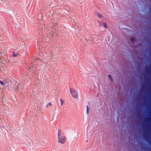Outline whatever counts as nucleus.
Here are the masks:
<instances>
[{
  "mask_svg": "<svg viewBox=\"0 0 151 151\" xmlns=\"http://www.w3.org/2000/svg\"><path fill=\"white\" fill-rule=\"evenodd\" d=\"M58 142L61 144H64L66 141V137L64 136H61V132L59 129L58 132Z\"/></svg>",
  "mask_w": 151,
  "mask_h": 151,
  "instance_id": "f257e3e1",
  "label": "nucleus"
},
{
  "mask_svg": "<svg viewBox=\"0 0 151 151\" xmlns=\"http://www.w3.org/2000/svg\"><path fill=\"white\" fill-rule=\"evenodd\" d=\"M70 91L73 97L75 98H77L78 97V95L76 91L72 88L70 89Z\"/></svg>",
  "mask_w": 151,
  "mask_h": 151,
  "instance_id": "f03ea898",
  "label": "nucleus"
},
{
  "mask_svg": "<svg viewBox=\"0 0 151 151\" xmlns=\"http://www.w3.org/2000/svg\"><path fill=\"white\" fill-rule=\"evenodd\" d=\"M9 81H7L6 82H4L2 81H0V83L2 85L5 86L6 85L8 84V82Z\"/></svg>",
  "mask_w": 151,
  "mask_h": 151,
  "instance_id": "7ed1b4c3",
  "label": "nucleus"
},
{
  "mask_svg": "<svg viewBox=\"0 0 151 151\" xmlns=\"http://www.w3.org/2000/svg\"><path fill=\"white\" fill-rule=\"evenodd\" d=\"M103 26L104 27L106 28H107L108 27V25L106 23H103Z\"/></svg>",
  "mask_w": 151,
  "mask_h": 151,
  "instance_id": "20e7f679",
  "label": "nucleus"
},
{
  "mask_svg": "<svg viewBox=\"0 0 151 151\" xmlns=\"http://www.w3.org/2000/svg\"><path fill=\"white\" fill-rule=\"evenodd\" d=\"M97 16L100 19L101 18L103 17V16L99 13L97 14Z\"/></svg>",
  "mask_w": 151,
  "mask_h": 151,
  "instance_id": "39448f33",
  "label": "nucleus"
},
{
  "mask_svg": "<svg viewBox=\"0 0 151 151\" xmlns=\"http://www.w3.org/2000/svg\"><path fill=\"white\" fill-rule=\"evenodd\" d=\"M86 109H87V113L88 114L89 113V107L88 106H86Z\"/></svg>",
  "mask_w": 151,
  "mask_h": 151,
  "instance_id": "423d86ee",
  "label": "nucleus"
},
{
  "mask_svg": "<svg viewBox=\"0 0 151 151\" xmlns=\"http://www.w3.org/2000/svg\"><path fill=\"white\" fill-rule=\"evenodd\" d=\"M60 101H61V106H62L64 103V101L61 99H60Z\"/></svg>",
  "mask_w": 151,
  "mask_h": 151,
  "instance_id": "0eeeda50",
  "label": "nucleus"
},
{
  "mask_svg": "<svg viewBox=\"0 0 151 151\" xmlns=\"http://www.w3.org/2000/svg\"><path fill=\"white\" fill-rule=\"evenodd\" d=\"M51 106V104L50 103H48L47 105V106L48 107L49 106Z\"/></svg>",
  "mask_w": 151,
  "mask_h": 151,
  "instance_id": "6e6552de",
  "label": "nucleus"
},
{
  "mask_svg": "<svg viewBox=\"0 0 151 151\" xmlns=\"http://www.w3.org/2000/svg\"><path fill=\"white\" fill-rule=\"evenodd\" d=\"M109 78L110 79L111 81H112V78L111 76L110 75H109Z\"/></svg>",
  "mask_w": 151,
  "mask_h": 151,
  "instance_id": "1a4fd4ad",
  "label": "nucleus"
},
{
  "mask_svg": "<svg viewBox=\"0 0 151 151\" xmlns=\"http://www.w3.org/2000/svg\"><path fill=\"white\" fill-rule=\"evenodd\" d=\"M17 54H14V53H13V56H14V57H16L17 56Z\"/></svg>",
  "mask_w": 151,
  "mask_h": 151,
  "instance_id": "9d476101",
  "label": "nucleus"
},
{
  "mask_svg": "<svg viewBox=\"0 0 151 151\" xmlns=\"http://www.w3.org/2000/svg\"><path fill=\"white\" fill-rule=\"evenodd\" d=\"M38 60L37 59H36L35 58L34 59V62L35 63H36L37 61Z\"/></svg>",
  "mask_w": 151,
  "mask_h": 151,
  "instance_id": "9b49d317",
  "label": "nucleus"
},
{
  "mask_svg": "<svg viewBox=\"0 0 151 151\" xmlns=\"http://www.w3.org/2000/svg\"><path fill=\"white\" fill-rule=\"evenodd\" d=\"M131 40L132 41H134L135 40V38L134 37H133L132 38H131Z\"/></svg>",
  "mask_w": 151,
  "mask_h": 151,
  "instance_id": "f8f14e48",
  "label": "nucleus"
}]
</instances>
